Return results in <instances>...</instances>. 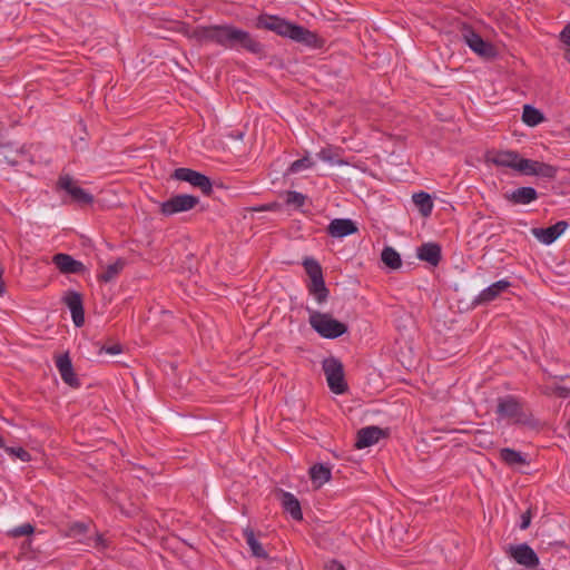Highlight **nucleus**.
Instances as JSON below:
<instances>
[{"instance_id":"f257e3e1","label":"nucleus","mask_w":570,"mask_h":570,"mask_svg":"<svg viewBox=\"0 0 570 570\" xmlns=\"http://www.w3.org/2000/svg\"><path fill=\"white\" fill-rule=\"evenodd\" d=\"M188 37L198 42H213L225 49H244L256 56L264 55L263 43L248 31L233 24L198 26L190 31Z\"/></svg>"},{"instance_id":"f03ea898","label":"nucleus","mask_w":570,"mask_h":570,"mask_svg":"<svg viewBox=\"0 0 570 570\" xmlns=\"http://www.w3.org/2000/svg\"><path fill=\"white\" fill-rule=\"evenodd\" d=\"M255 27L309 47H316L318 42L316 33L278 16L262 13L256 18Z\"/></svg>"},{"instance_id":"7ed1b4c3","label":"nucleus","mask_w":570,"mask_h":570,"mask_svg":"<svg viewBox=\"0 0 570 570\" xmlns=\"http://www.w3.org/2000/svg\"><path fill=\"white\" fill-rule=\"evenodd\" d=\"M309 314L308 323L311 327L322 337L334 340L343 334H345L348 330L347 325L343 322L335 320L328 313H322L318 311H314L307 308Z\"/></svg>"},{"instance_id":"20e7f679","label":"nucleus","mask_w":570,"mask_h":570,"mask_svg":"<svg viewBox=\"0 0 570 570\" xmlns=\"http://www.w3.org/2000/svg\"><path fill=\"white\" fill-rule=\"evenodd\" d=\"M304 267L309 277V283L307 284L309 294L315 297L318 304L325 303L330 292L325 285L321 265L313 258H306Z\"/></svg>"},{"instance_id":"39448f33","label":"nucleus","mask_w":570,"mask_h":570,"mask_svg":"<svg viewBox=\"0 0 570 570\" xmlns=\"http://www.w3.org/2000/svg\"><path fill=\"white\" fill-rule=\"evenodd\" d=\"M497 414L499 419L509 420L514 424L532 425V419L527 414L519 401L513 396L498 400Z\"/></svg>"},{"instance_id":"423d86ee","label":"nucleus","mask_w":570,"mask_h":570,"mask_svg":"<svg viewBox=\"0 0 570 570\" xmlns=\"http://www.w3.org/2000/svg\"><path fill=\"white\" fill-rule=\"evenodd\" d=\"M322 367L331 391L335 394L344 393L347 390V384L344 381V368L342 362L338 358L331 356L323 361Z\"/></svg>"},{"instance_id":"0eeeda50","label":"nucleus","mask_w":570,"mask_h":570,"mask_svg":"<svg viewBox=\"0 0 570 570\" xmlns=\"http://www.w3.org/2000/svg\"><path fill=\"white\" fill-rule=\"evenodd\" d=\"M461 35L464 43L478 56L484 59H492L497 56L494 46L485 41L470 26L463 24Z\"/></svg>"},{"instance_id":"6e6552de","label":"nucleus","mask_w":570,"mask_h":570,"mask_svg":"<svg viewBox=\"0 0 570 570\" xmlns=\"http://www.w3.org/2000/svg\"><path fill=\"white\" fill-rule=\"evenodd\" d=\"M199 203V198L193 195H175L160 204V213L165 216H171L193 209Z\"/></svg>"},{"instance_id":"1a4fd4ad","label":"nucleus","mask_w":570,"mask_h":570,"mask_svg":"<svg viewBox=\"0 0 570 570\" xmlns=\"http://www.w3.org/2000/svg\"><path fill=\"white\" fill-rule=\"evenodd\" d=\"M507 553L515 563L527 569H537L540 561L535 551L528 543L511 544Z\"/></svg>"},{"instance_id":"9d476101","label":"nucleus","mask_w":570,"mask_h":570,"mask_svg":"<svg viewBox=\"0 0 570 570\" xmlns=\"http://www.w3.org/2000/svg\"><path fill=\"white\" fill-rule=\"evenodd\" d=\"M173 177L178 180L189 183L194 187L199 188L205 195H210L213 191V185L209 177L194 169L185 167L177 168L175 169Z\"/></svg>"},{"instance_id":"9b49d317","label":"nucleus","mask_w":570,"mask_h":570,"mask_svg":"<svg viewBox=\"0 0 570 570\" xmlns=\"http://www.w3.org/2000/svg\"><path fill=\"white\" fill-rule=\"evenodd\" d=\"M57 186L59 189H62L68 195H70L75 203L80 205H89L94 202V196L86 191L83 188L79 187L69 175L60 176Z\"/></svg>"},{"instance_id":"f8f14e48","label":"nucleus","mask_w":570,"mask_h":570,"mask_svg":"<svg viewBox=\"0 0 570 570\" xmlns=\"http://www.w3.org/2000/svg\"><path fill=\"white\" fill-rule=\"evenodd\" d=\"M62 301L70 309L73 324L77 327L82 326L85 323V311L81 294L75 291H68Z\"/></svg>"},{"instance_id":"ddd939ff","label":"nucleus","mask_w":570,"mask_h":570,"mask_svg":"<svg viewBox=\"0 0 570 570\" xmlns=\"http://www.w3.org/2000/svg\"><path fill=\"white\" fill-rule=\"evenodd\" d=\"M56 366L62 381L67 385L73 389H78L80 386V381L73 371L72 362L68 353L58 355L56 357Z\"/></svg>"},{"instance_id":"4468645a","label":"nucleus","mask_w":570,"mask_h":570,"mask_svg":"<svg viewBox=\"0 0 570 570\" xmlns=\"http://www.w3.org/2000/svg\"><path fill=\"white\" fill-rule=\"evenodd\" d=\"M568 228L566 220H559L547 228H532V235L542 244L550 245L561 236Z\"/></svg>"},{"instance_id":"2eb2a0df","label":"nucleus","mask_w":570,"mask_h":570,"mask_svg":"<svg viewBox=\"0 0 570 570\" xmlns=\"http://www.w3.org/2000/svg\"><path fill=\"white\" fill-rule=\"evenodd\" d=\"M53 264L63 274H82L86 271L85 265L72 256L58 253L52 257Z\"/></svg>"},{"instance_id":"dca6fc26","label":"nucleus","mask_w":570,"mask_h":570,"mask_svg":"<svg viewBox=\"0 0 570 570\" xmlns=\"http://www.w3.org/2000/svg\"><path fill=\"white\" fill-rule=\"evenodd\" d=\"M511 286V283L507 279H500L494 282L487 288H484L474 299V304L482 305L494 301L501 293L507 291Z\"/></svg>"},{"instance_id":"f3484780","label":"nucleus","mask_w":570,"mask_h":570,"mask_svg":"<svg viewBox=\"0 0 570 570\" xmlns=\"http://www.w3.org/2000/svg\"><path fill=\"white\" fill-rule=\"evenodd\" d=\"M383 435L384 432L379 426L371 425L363 428L357 432L355 448L364 449L371 446L377 443Z\"/></svg>"},{"instance_id":"a211bd4d","label":"nucleus","mask_w":570,"mask_h":570,"mask_svg":"<svg viewBox=\"0 0 570 570\" xmlns=\"http://www.w3.org/2000/svg\"><path fill=\"white\" fill-rule=\"evenodd\" d=\"M357 232V227L352 219L336 218L327 226V233L332 237L342 238Z\"/></svg>"},{"instance_id":"6ab92c4d","label":"nucleus","mask_w":570,"mask_h":570,"mask_svg":"<svg viewBox=\"0 0 570 570\" xmlns=\"http://www.w3.org/2000/svg\"><path fill=\"white\" fill-rule=\"evenodd\" d=\"M416 255L420 261L438 266L442 258L441 246L438 243H424L417 247Z\"/></svg>"},{"instance_id":"aec40b11","label":"nucleus","mask_w":570,"mask_h":570,"mask_svg":"<svg viewBox=\"0 0 570 570\" xmlns=\"http://www.w3.org/2000/svg\"><path fill=\"white\" fill-rule=\"evenodd\" d=\"M504 198L514 205H527L538 199V191L533 187H519L507 193Z\"/></svg>"},{"instance_id":"412c9836","label":"nucleus","mask_w":570,"mask_h":570,"mask_svg":"<svg viewBox=\"0 0 570 570\" xmlns=\"http://www.w3.org/2000/svg\"><path fill=\"white\" fill-rule=\"evenodd\" d=\"M279 500L284 511L289 513L294 520L301 521L303 519L299 501L294 494L281 490Z\"/></svg>"},{"instance_id":"4be33fe9","label":"nucleus","mask_w":570,"mask_h":570,"mask_svg":"<svg viewBox=\"0 0 570 570\" xmlns=\"http://www.w3.org/2000/svg\"><path fill=\"white\" fill-rule=\"evenodd\" d=\"M519 156L520 155L513 150H500L489 156L488 161L498 167H507L515 170Z\"/></svg>"},{"instance_id":"5701e85b","label":"nucleus","mask_w":570,"mask_h":570,"mask_svg":"<svg viewBox=\"0 0 570 570\" xmlns=\"http://www.w3.org/2000/svg\"><path fill=\"white\" fill-rule=\"evenodd\" d=\"M244 538L246 540L247 546L250 549L252 556L257 559H268L267 551L263 548L262 543L257 540L254 531L250 528H246L244 530Z\"/></svg>"},{"instance_id":"b1692460","label":"nucleus","mask_w":570,"mask_h":570,"mask_svg":"<svg viewBox=\"0 0 570 570\" xmlns=\"http://www.w3.org/2000/svg\"><path fill=\"white\" fill-rule=\"evenodd\" d=\"M331 475V469L322 463H316L309 469V478L316 488L330 481Z\"/></svg>"},{"instance_id":"393cba45","label":"nucleus","mask_w":570,"mask_h":570,"mask_svg":"<svg viewBox=\"0 0 570 570\" xmlns=\"http://www.w3.org/2000/svg\"><path fill=\"white\" fill-rule=\"evenodd\" d=\"M500 459L509 466L529 464L525 455L510 448H503L500 450Z\"/></svg>"},{"instance_id":"a878e982","label":"nucleus","mask_w":570,"mask_h":570,"mask_svg":"<svg viewBox=\"0 0 570 570\" xmlns=\"http://www.w3.org/2000/svg\"><path fill=\"white\" fill-rule=\"evenodd\" d=\"M414 205L423 217H429L433 209V200L430 194L425 191L415 193L412 196Z\"/></svg>"},{"instance_id":"bb28decb","label":"nucleus","mask_w":570,"mask_h":570,"mask_svg":"<svg viewBox=\"0 0 570 570\" xmlns=\"http://www.w3.org/2000/svg\"><path fill=\"white\" fill-rule=\"evenodd\" d=\"M544 117L543 114L538 110L537 108L532 107L531 105H524L523 106V112H522V121L530 126L534 127L543 121Z\"/></svg>"},{"instance_id":"cd10ccee","label":"nucleus","mask_w":570,"mask_h":570,"mask_svg":"<svg viewBox=\"0 0 570 570\" xmlns=\"http://www.w3.org/2000/svg\"><path fill=\"white\" fill-rule=\"evenodd\" d=\"M381 259L391 269H397L402 265L400 254L393 247L390 246L384 247L381 254Z\"/></svg>"},{"instance_id":"c85d7f7f","label":"nucleus","mask_w":570,"mask_h":570,"mask_svg":"<svg viewBox=\"0 0 570 570\" xmlns=\"http://www.w3.org/2000/svg\"><path fill=\"white\" fill-rule=\"evenodd\" d=\"M124 266V261L118 259L106 267L105 272L99 276V279L105 283L112 281L121 272Z\"/></svg>"},{"instance_id":"c756f323","label":"nucleus","mask_w":570,"mask_h":570,"mask_svg":"<svg viewBox=\"0 0 570 570\" xmlns=\"http://www.w3.org/2000/svg\"><path fill=\"white\" fill-rule=\"evenodd\" d=\"M538 160L525 159L519 156L515 170L523 175H534Z\"/></svg>"},{"instance_id":"7c9ffc66","label":"nucleus","mask_w":570,"mask_h":570,"mask_svg":"<svg viewBox=\"0 0 570 570\" xmlns=\"http://www.w3.org/2000/svg\"><path fill=\"white\" fill-rule=\"evenodd\" d=\"M314 163L308 157H303L301 159H297L291 164L288 167L286 175L289 174H296L303 169H307L313 167Z\"/></svg>"},{"instance_id":"2f4dec72","label":"nucleus","mask_w":570,"mask_h":570,"mask_svg":"<svg viewBox=\"0 0 570 570\" xmlns=\"http://www.w3.org/2000/svg\"><path fill=\"white\" fill-rule=\"evenodd\" d=\"M557 175V168L550 164L537 163L534 176H541L544 178H553Z\"/></svg>"},{"instance_id":"473e14b6","label":"nucleus","mask_w":570,"mask_h":570,"mask_svg":"<svg viewBox=\"0 0 570 570\" xmlns=\"http://www.w3.org/2000/svg\"><path fill=\"white\" fill-rule=\"evenodd\" d=\"M305 202H306V196L298 191L289 190L286 193L285 203L287 205H292L296 208H299V207L304 206Z\"/></svg>"},{"instance_id":"72a5a7b5","label":"nucleus","mask_w":570,"mask_h":570,"mask_svg":"<svg viewBox=\"0 0 570 570\" xmlns=\"http://www.w3.org/2000/svg\"><path fill=\"white\" fill-rule=\"evenodd\" d=\"M33 531H35L33 525H31L30 523H24V524H21L19 527L11 529L9 531V534L12 538H20V537L29 535V534L33 533Z\"/></svg>"},{"instance_id":"f704fd0d","label":"nucleus","mask_w":570,"mask_h":570,"mask_svg":"<svg viewBox=\"0 0 570 570\" xmlns=\"http://www.w3.org/2000/svg\"><path fill=\"white\" fill-rule=\"evenodd\" d=\"M6 451L11 454V455H14L16 458L20 459L22 462H28L30 461L31 459V455L28 451H26L24 449L22 448H4Z\"/></svg>"},{"instance_id":"c9c22d12","label":"nucleus","mask_w":570,"mask_h":570,"mask_svg":"<svg viewBox=\"0 0 570 570\" xmlns=\"http://www.w3.org/2000/svg\"><path fill=\"white\" fill-rule=\"evenodd\" d=\"M560 39L564 45L568 46L564 57L570 62V23H568L561 31Z\"/></svg>"},{"instance_id":"e433bc0d","label":"nucleus","mask_w":570,"mask_h":570,"mask_svg":"<svg viewBox=\"0 0 570 570\" xmlns=\"http://www.w3.org/2000/svg\"><path fill=\"white\" fill-rule=\"evenodd\" d=\"M317 157L324 161H327L330 164H341V161L336 160L335 159V156H334V153L332 151V149L330 148H324L322 149L318 154H317Z\"/></svg>"},{"instance_id":"4c0bfd02","label":"nucleus","mask_w":570,"mask_h":570,"mask_svg":"<svg viewBox=\"0 0 570 570\" xmlns=\"http://www.w3.org/2000/svg\"><path fill=\"white\" fill-rule=\"evenodd\" d=\"M102 352L110 354V355H117L122 352V346L119 343L112 344L111 346H102L99 351L101 354Z\"/></svg>"},{"instance_id":"58836bf2","label":"nucleus","mask_w":570,"mask_h":570,"mask_svg":"<svg viewBox=\"0 0 570 570\" xmlns=\"http://www.w3.org/2000/svg\"><path fill=\"white\" fill-rule=\"evenodd\" d=\"M552 392L559 397H568L570 395V386L556 384Z\"/></svg>"},{"instance_id":"ea45409f","label":"nucleus","mask_w":570,"mask_h":570,"mask_svg":"<svg viewBox=\"0 0 570 570\" xmlns=\"http://www.w3.org/2000/svg\"><path fill=\"white\" fill-rule=\"evenodd\" d=\"M531 511L530 510H527L525 512H523L521 514V522H520V529L521 530H525L529 528L530 523H531Z\"/></svg>"},{"instance_id":"a19ab883","label":"nucleus","mask_w":570,"mask_h":570,"mask_svg":"<svg viewBox=\"0 0 570 570\" xmlns=\"http://www.w3.org/2000/svg\"><path fill=\"white\" fill-rule=\"evenodd\" d=\"M325 570H346L345 567L337 560H331L325 564Z\"/></svg>"},{"instance_id":"79ce46f5","label":"nucleus","mask_w":570,"mask_h":570,"mask_svg":"<svg viewBox=\"0 0 570 570\" xmlns=\"http://www.w3.org/2000/svg\"><path fill=\"white\" fill-rule=\"evenodd\" d=\"M0 448H4L3 439L0 436Z\"/></svg>"},{"instance_id":"37998d69","label":"nucleus","mask_w":570,"mask_h":570,"mask_svg":"<svg viewBox=\"0 0 570 570\" xmlns=\"http://www.w3.org/2000/svg\"><path fill=\"white\" fill-rule=\"evenodd\" d=\"M97 541H98L99 543H101V542L104 541L102 537H101V535H97Z\"/></svg>"}]
</instances>
